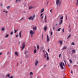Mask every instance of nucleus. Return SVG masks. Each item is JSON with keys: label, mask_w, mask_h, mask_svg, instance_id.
Here are the masks:
<instances>
[{"label": "nucleus", "mask_w": 78, "mask_h": 78, "mask_svg": "<svg viewBox=\"0 0 78 78\" xmlns=\"http://www.w3.org/2000/svg\"><path fill=\"white\" fill-rule=\"evenodd\" d=\"M61 1H60V0H56V4L57 5H58V6H61Z\"/></svg>", "instance_id": "obj_1"}, {"label": "nucleus", "mask_w": 78, "mask_h": 78, "mask_svg": "<svg viewBox=\"0 0 78 78\" xmlns=\"http://www.w3.org/2000/svg\"><path fill=\"white\" fill-rule=\"evenodd\" d=\"M65 66V65H64V63H62V62H61L60 63V67L61 68L62 70H63L64 69V66Z\"/></svg>", "instance_id": "obj_2"}, {"label": "nucleus", "mask_w": 78, "mask_h": 78, "mask_svg": "<svg viewBox=\"0 0 78 78\" xmlns=\"http://www.w3.org/2000/svg\"><path fill=\"white\" fill-rule=\"evenodd\" d=\"M44 58H45L47 56V60H49V57H48V54L47 52H46V54H45L44 55Z\"/></svg>", "instance_id": "obj_3"}, {"label": "nucleus", "mask_w": 78, "mask_h": 78, "mask_svg": "<svg viewBox=\"0 0 78 78\" xmlns=\"http://www.w3.org/2000/svg\"><path fill=\"white\" fill-rule=\"evenodd\" d=\"M26 45L25 44V42H24L23 43V44H22V47L21 46V50H23L24 48H25V47Z\"/></svg>", "instance_id": "obj_4"}, {"label": "nucleus", "mask_w": 78, "mask_h": 78, "mask_svg": "<svg viewBox=\"0 0 78 78\" xmlns=\"http://www.w3.org/2000/svg\"><path fill=\"white\" fill-rule=\"evenodd\" d=\"M35 17V16H30L28 18V19L29 20H31V19L32 20H33L34 19V18Z\"/></svg>", "instance_id": "obj_5"}, {"label": "nucleus", "mask_w": 78, "mask_h": 78, "mask_svg": "<svg viewBox=\"0 0 78 78\" xmlns=\"http://www.w3.org/2000/svg\"><path fill=\"white\" fill-rule=\"evenodd\" d=\"M49 41H50V38L48 37V35H47V42H49Z\"/></svg>", "instance_id": "obj_6"}, {"label": "nucleus", "mask_w": 78, "mask_h": 78, "mask_svg": "<svg viewBox=\"0 0 78 78\" xmlns=\"http://www.w3.org/2000/svg\"><path fill=\"white\" fill-rule=\"evenodd\" d=\"M34 32L32 30L30 31V34H34Z\"/></svg>", "instance_id": "obj_7"}, {"label": "nucleus", "mask_w": 78, "mask_h": 78, "mask_svg": "<svg viewBox=\"0 0 78 78\" xmlns=\"http://www.w3.org/2000/svg\"><path fill=\"white\" fill-rule=\"evenodd\" d=\"M33 29L34 31H36V30H37V27H34L33 28Z\"/></svg>", "instance_id": "obj_8"}, {"label": "nucleus", "mask_w": 78, "mask_h": 78, "mask_svg": "<svg viewBox=\"0 0 78 78\" xmlns=\"http://www.w3.org/2000/svg\"><path fill=\"white\" fill-rule=\"evenodd\" d=\"M38 62H39L37 60H36L35 62V66H37V64H38Z\"/></svg>", "instance_id": "obj_9"}, {"label": "nucleus", "mask_w": 78, "mask_h": 78, "mask_svg": "<svg viewBox=\"0 0 78 78\" xmlns=\"http://www.w3.org/2000/svg\"><path fill=\"white\" fill-rule=\"evenodd\" d=\"M34 7L33 6H30L29 7V9H32V8H34Z\"/></svg>", "instance_id": "obj_10"}, {"label": "nucleus", "mask_w": 78, "mask_h": 78, "mask_svg": "<svg viewBox=\"0 0 78 78\" xmlns=\"http://www.w3.org/2000/svg\"><path fill=\"white\" fill-rule=\"evenodd\" d=\"M58 42H59V44H60V45H61L62 44V40L59 41H58Z\"/></svg>", "instance_id": "obj_11"}, {"label": "nucleus", "mask_w": 78, "mask_h": 78, "mask_svg": "<svg viewBox=\"0 0 78 78\" xmlns=\"http://www.w3.org/2000/svg\"><path fill=\"white\" fill-rule=\"evenodd\" d=\"M15 55H16L17 56H19V54H18V53L17 52H15Z\"/></svg>", "instance_id": "obj_12"}, {"label": "nucleus", "mask_w": 78, "mask_h": 78, "mask_svg": "<svg viewBox=\"0 0 78 78\" xmlns=\"http://www.w3.org/2000/svg\"><path fill=\"white\" fill-rule=\"evenodd\" d=\"M46 18H47V16L46 15L45 16V18H44L45 22V23H47V19H46Z\"/></svg>", "instance_id": "obj_13"}, {"label": "nucleus", "mask_w": 78, "mask_h": 78, "mask_svg": "<svg viewBox=\"0 0 78 78\" xmlns=\"http://www.w3.org/2000/svg\"><path fill=\"white\" fill-rule=\"evenodd\" d=\"M21 33H22V31H20L19 33L20 37H22V36H21Z\"/></svg>", "instance_id": "obj_14"}, {"label": "nucleus", "mask_w": 78, "mask_h": 78, "mask_svg": "<svg viewBox=\"0 0 78 78\" xmlns=\"http://www.w3.org/2000/svg\"><path fill=\"white\" fill-rule=\"evenodd\" d=\"M62 23V20H60V23H59V25H61Z\"/></svg>", "instance_id": "obj_15"}, {"label": "nucleus", "mask_w": 78, "mask_h": 78, "mask_svg": "<svg viewBox=\"0 0 78 78\" xmlns=\"http://www.w3.org/2000/svg\"><path fill=\"white\" fill-rule=\"evenodd\" d=\"M44 11V9H41V13H42V12H43Z\"/></svg>", "instance_id": "obj_16"}, {"label": "nucleus", "mask_w": 78, "mask_h": 78, "mask_svg": "<svg viewBox=\"0 0 78 78\" xmlns=\"http://www.w3.org/2000/svg\"><path fill=\"white\" fill-rule=\"evenodd\" d=\"M37 52V50L36 49H35L34 50V53L35 54Z\"/></svg>", "instance_id": "obj_17"}, {"label": "nucleus", "mask_w": 78, "mask_h": 78, "mask_svg": "<svg viewBox=\"0 0 78 78\" xmlns=\"http://www.w3.org/2000/svg\"><path fill=\"white\" fill-rule=\"evenodd\" d=\"M72 53L74 54L75 53V50L74 49L72 51Z\"/></svg>", "instance_id": "obj_18"}, {"label": "nucleus", "mask_w": 78, "mask_h": 78, "mask_svg": "<svg viewBox=\"0 0 78 78\" xmlns=\"http://www.w3.org/2000/svg\"><path fill=\"white\" fill-rule=\"evenodd\" d=\"M2 31H3L5 30V27H2Z\"/></svg>", "instance_id": "obj_19"}, {"label": "nucleus", "mask_w": 78, "mask_h": 78, "mask_svg": "<svg viewBox=\"0 0 78 78\" xmlns=\"http://www.w3.org/2000/svg\"><path fill=\"white\" fill-rule=\"evenodd\" d=\"M76 0L77 1V2L76 3V6H78V0Z\"/></svg>", "instance_id": "obj_20"}, {"label": "nucleus", "mask_w": 78, "mask_h": 78, "mask_svg": "<svg viewBox=\"0 0 78 78\" xmlns=\"http://www.w3.org/2000/svg\"><path fill=\"white\" fill-rule=\"evenodd\" d=\"M66 48H67V47L65 46L62 48V50H64L65 49H66Z\"/></svg>", "instance_id": "obj_21"}, {"label": "nucleus", "mask_w": 78, "mask_h": 78, "mask_svg": "<svg viewBox=\"0 0 78 78\" xmlns=\"http://www.w3.org/2000/svg\"><path fill=\"white\" fill-rule=\"evenodd\" d=\"M47 26H45L44 28V31H46V30H47Z\"/></svg>", "instance_id": "obj_22"}, {"label": "nucleus", "mask_w": 78, "mask_h": 78, "mask_svg": "<svg viewBox=\"0 0 78 78\" xmlns=\"http://www.w3.org/2000/svg\"><path fill=\"white\" fill-rule=\"evenodd\" d=\"M10 8V6H9L7 7V9H9Z\"/></svg>", "instance_id": "obj_23"}, {"label": "nucleus", "mask_w": 78, "mask_h": 78, "mask_svg": "<svg viewBox=\"0 0 78 78\" xmlns=\"http://www.w3.org/2000/svg\"><path fill=\"white\" fill-rule=\"evenodd\" d=\"M37 49L38 50H39V45H37Z\"/></svg>", "instance_id": "obj_24"}, {"label": "nucleus", "mask_w": 78, "mask_h": 78, "mask_svg": "<svg viewBox=\"0 0 78 78\" xmlns=\"http://www.w3.org/2000/svg\"><path fill=\"white\" fill-rule=\"evenodd\" d=\"M71 37V35L70 34L68 37V38L67 39H69V37Z\"/></svg>", "instance_id": "obj_25"}, {"label": "nucleus", "mask_w": 78, "mask_h": 78, "mask_svg": "<svg viewBox=\"0 0 78 78\" xmlns=\"http://www.w3.org/2000/svg\"><path fill=\"white\" fill-rule=\"evenodd\" d=\"M69 61H70V63L71 64H72V60H71V59L69 60Z\"/></svg>", "instance_id": "obj_26"}, {"label": "nucleus", "mask_w": 78, "mask_h": 78, "mask_svg": "<svg viewBox=\"0 0 78 78\" xmlns=\"http://www.w3.org/2000/svg\"><path fill=\"white\" fill-rule=\"evenodd\" d=\"M33 73H32V72H31L30 73V75H33Z\"/></svg>", "instance_id": "obj_27"}, {"label": "nucleus", "mask_w": 78, "mask_h": 78, "mask_svg": "<svg viewBox=\"0 0 78 78\" xmlns=\"http://www.w3.org/2000/svg\"><path fill=\"white\" fill-rule=\"evenodd\" d=\"M9 36V35L8 34H6V36H5V37H8Z\"/></svg>", "instance_id": "obj_28"}, {"label": "nucleus", "mask_w": 78, "mask_h": 78, "mask_svg": "<svg viewBox=\"0 0 78 78\" xmlns=\"http://www.w3.org/2000/svg\"><path fill=\"white\" fill-rule=\"evenodd\" d=\"M6 76H8V77H9V74H8V75H7Z\"/></svg>", "instance_id": "obj_29"}, {"label": "nucleus", "mask_w": 78, "mask_h": 78, "mask_svg": "<svg viewBox=\"0 0 78 78\" xmlns=\"http://www.w3.org/2000/svg\"><path fill=\"white\" fill-rule=\"evenodd\" d=\"M71 45H75V43L74 42H72L71 43Z\"/></svg>", "instance_id": "obj_30"}, {"label": "nucleus", "mask_w": 78, "mask_h": 78, "mask_svg": "<svg viewBox=\"0 0 78 78\" xmlns=\"http://www.w3.org/2000/svg\"><path fill=\"white\" fill-rule=\"evenodd\" d=\"M14 33H16V32L17 31V30H14Z\"/></svg>", "instance_id": "obj_31"}, {"label": "nucleus", "mask_w": 78, "mask_h": 78, "mask_svg": "<svg viewBox=\"0 0 78 78\" xmlns=\"http://www.w3.org/2000/svg\"><path fill=\"white\" fill-rule=\"evenodd\" d=\"M60 30H61V28L58 29V31H60Z\"/></svg>", "instance_id": "obj_32"}, {"label": "nucleus", "mask_w": 78, "mask_h": 78, "mask_svg": "<svg viewBox=\"0 0 78 78\" xmlns=\"http://www.w3.org/2000/svg\"><path fill=\"white\" fill-rule=\"evenodd\" d=\"M60 19H63V16H62V17L60 18Z\"/></svg>", "instance_id": "obj_33"}, {"label": "nucleus", "mask_w": 78, "mask_h": 78, "mask_svg": "<svg viewBox=\"0 0 78 78\" xmlns=\"http://www.w3.org/2000/svg\"><path fill=\"white\" fill-rule=\"evenodd\" d=\"M55 27H57L58 26V23H57L55 24Z\"/></svg>", "instance_id": "obj_34"}, {"label": "nucleus", "mask_w": 78, "mask_h": 78, "mask_svg": "<svg viewBox=\"0 0 78 78\" xmlns=\"http://www.w3.org/2000/svg\"><path fill=\"white\" fill-rule=\"evenodd\" d=\"M9 78H13V76H12L11 77H9Z\"/></svg>", "instance_id": "obj_35"}, {"label": "nucleus", "mask_w": 78, "mask_h": 78, "mask_svg": "<svg viewBox=\"0 0 78 78\" xmlns=\"http://www.w3.org/2000/svg\"><path fill=\"white\" fill-rule=\"evenodd\" d=\"M59 58H61V54H59Z\"/></svg>", "instance_id": "obj_36"}, {"label": "nucleus", "mask_w": 78, "mask_h": 78, "mask_svg": "<svg viewBox=\"0 0 78 78\" xmlns=\"http://www.w3.org/2000/svg\"><path fill=\"white\" fill-rule=\"evenodd\" d=\"M10 34H13V32H12L11 33H10Z\"/></svg>", "instance_id": "obj_37"}, {"label": "nucleus", "mask_w": 78, "mask_h": 78, "mask_svg": "<svg viewBox=\"0 0 78 78\" xmlns=\"http://www.w3.org/2000/svg\"><path fill=\"white\" fill-rule=\"evenodd\" d=\"M51 35H53V33L52 32H51Z\"/></svg>", "instance_id": "obj_38"}, {"label": "nucleus", "mask_w": 78, "mask_h": 78, "mask_svg": "<svg viewBox=\"0 0 78 78\" xmlns=\"http://www.w3.org/2000/svg\"><path fill=\"white\" fill-rule=\"evenodd\" d=\"M28 52V51H26L25 52V54H26Z\"/></svg>", "instance_id": "obj_39"}, {"label": "nucleus", "mask_w": 78, "mask_h": 78, "mask_svg": "<svg viewBox=\"0 0 78 78\" xmlns=\"http://www.w3.org/2000/svg\"><path fill=\"white\" fill-rule=\"evenodd\" d=\"M62 30L63 32H64V29H62Z\"/></svg>", "instance_id": "obj_40"}, {"label": "nucleus", "mask_w": 78, "mask_h": 78, "mask_svg": "<svg viewBox=\"0 0 78 78\" xmlns=\"http://www.w3.org/2000/svg\"><path fill=\"white\" fill-rule=\"evenodd\" d=\"M52 9L51 10H50V12H52V11H52Z\"/></svg>", "instance_id": "obj_41"}, {"label": "nucleus", "mask_w": 78, "mask_h": 78, "mask_svg": "<svg viewBox=\"0 0 78 78\" xmlns=\"http://www.w3.org/2000/svg\"><path fill=\"white\" fill-rule=\"evenodd\" d=\"M18 37V35H17V34H16V37Z\"/></svg>", "instance_id": "obj_42"}, {"label": "nucleus", "mask_w": 78, "mask_h": 78, "mask_svg": "<svg viewBox=\"0 0 78 78\" xmlns=\"http://www.w3.org/2000/svg\"><path fill=\"white\" fill-rule=\"evenodd\" d=\"M1 6H3V4H1Z\"/></svg>", "instance_id": "obj_43"}, {"label": "nucleus", "mask_w": 78, "mask_h": 78, "mask_svg": "<svg viewBox=\"0 0 78 78\" xmlns=\"http://www.w3.org/2000/svg\"><path fill=\"white\" fill-rule=\"evenodd\" d=\"M42 15H43V13H42V14L41 15V16H42Z\"/></svg>", "instance_id": "obj_44"}, {"label": "nucleus", "mask_w": 78, "mask_h": 78, "mask_svg": "<svg viewBox=\"0 0 78 78\" xmlns=\"http://www.w3.org/2000/svg\"><path fill=\"white\" fill-rule=\"evenodd\" d=\"M71 73L72 74L73 73V72H72V70H71Z\"/></svg>", "instance_id": "obj_45"}, {"label": "nucleus", "mask_w": 78, "mask_h": 78, "mask_svg": "<svg viewBox=\"0 0 78 78\" xmlns=\"http://www.w3.org/2000/svg\"><path fill=\"white\" fill-rule=\"evenodd\" d=\"M64 62L65 64H66V61H64Z\"/></svg>", "instance_id": "obj_46"}, {"label": "nucleus", "mask_w": 78, "mask_h": 78, "mask_svg": "<svg viewBox=\"0 0 78 78\" xmlns=\"http://www.w3.org/2000/svg\"><path fill=\"white\" fill-rule=\"evenodd\" d=\"M31 37H33V34H31Z\"/></svg>", "instance_id": "obj_47"}, {"label": "nucleus", "mask_w": 78, "mask_h": 78, "mask_svg": "<svg viewBox=\"0 0 78 78\" xmlns=\"http://www.w3.org/2000/svg\"><path fill=\"white\" fill-rule=\"evenodd\" d=\"M2 52L0 53V55H2Z\"/></svg>", "instance_id": "obj_48"}, {"label": "nucleus", "mask_w": 78, "mask_h": 78, "mask_svg": "<svg viewBox=\"0 0 78 78\" xmlns=\"http://www.w3.org/2000/svg\"><path fill=\"white\" fill-rule=\"evenodd\" d=\"M18 1V0H16V3H17Z\"/></svg>", "instance_id": "obj_49"}, {"label": "nucleus", "mask_w": 78, "mask_h": 78, "mask_svg": "<svg viewBox=\"0 0 78 78\" xmlns=\"http://www.w3.org/2000/svg\"><path fill=\"white\" fill-rule=\"evenodd\" d=\"M66 20H67V17H66Z\"/></svg>", "instance_id": "obj_50"}, {"label": "nucleus", "mask_w": 78, "mask_h": 78, "mask_svg": "<svg viewBox=\"0 0 78 78\" xmlns=\"http://www.w3.org/2000/svg\"><path fill=\"white\" fill-rule=\"evenodd\" d=\"M5 12L6 13V14H8V11H6Z\"/></svg>", "instance_id": "obj_51"}, {"label": "nucleus", "mask_w": 78, "mask_h": 78, "mask_svg": "<svg viewBox=\"0 0 78 78\" xmlns=\"http://www.w3.org/2000/svg\"><path fill=\"white\" fill-rule=\"evenodd\" d=\"M49 50H50V49H48V52H49V51H50Z\"/></svg>", "instance_id": "obj_52"}, {"label": "nucleus", "mask_w": 78, "mask_h": 78, "mask_svg": "<svg viewBox=\"0 0 78 78\" xmlns=\"http://www.w3.org/2000/svg\"><path fill=\"white\" fill-rule=\"evenodd\" d=\"M46 66H47V65H44V67H45Z\"/></svg>", "instance_id": "obj_53"}, {"label": "nucleus", "mask_w": 78, "mask_h": 78, "mask_svg": "<svg viewBox=\"0 0 78 78\" xmlns=\"http://www.w3.org/2000/svg\"><path fill=\"white\" fill-rule=\"evenodd\" d=\"M74 67H76V65H74Z\"/></svg>", "instance_id": "obj_54"}, {"label": "nucleus", "mask_w": 78, "mask_h": 78, "mask_svg": "<svg viewBox=\"0 0 78 78\" xmlns=\"http://www.w3.org/2000/svg\"><path fill=\"white\" fill-rule=\"evenodd\" d=\"M43 52H44V53H45V51H44V50H43Z\"/></svg>", "instance_id": "obj_55"}, {"label": "nucleus", "mask_w": 78, "mask_h": 78, "mask_svg": "<svg viewBox=\"0 0 78 78\" xmlns=\"http://www.w3.org/2000/svg\"><path fill=\"white\" fill-rule=\"evenodd\" d=\"M22 0H18V2H20Z\"/></svg>", "instance_id": "obj_56"}, {"label": "nucleus", "mask_w": 78, "mask_h": 78, "mask_svg": "<svg viewBox=\"0 0 78 78\" xmlns=\"http://www.w3.org/2000/svg\"><path fill=\"white\" fill-rule=\"evenodd\" d=\"M43 16H42V17H41V19H43Z\"/></svg>", "instance_id": "obj_57"}, {"label": "nucleus", "mask_w": 78, "mask_h": 78, "mask_svg": "<svg viewBox=\"0 0 78 78\" xmlns=\"http://www.w3.org/2000/svg\"><path fill=\"white\" fill-rule=\"evenodd\" d=\"M34 48L35 49H36V47L35 46H34Z\"/></svg>", "instance_id": "obj_58"}, {"label": "nucleus", "mask_w": 78, "mask_h": 78, "mask_svg": "<svg viewBox=\"0 0 78 78\" xmlns=\"http://www.w3.org/2000/svg\"><path fill=\"white\" fill-rule=\"evenodd\" d=\"M3 12H6L5 11H3Z\"/></svg>", "instance_id": "obj_59"}, {"label": "nucleus", "mask_w": 78, "mask_h": 78, "mask_svg": "<svg viewBox=\"0 0 78 78\" xmlns=\"http://www.w3.org/2000/svg\"><path fill=\"white\" fill-rule=\"evenodd\" d=\"M71 29H70L69 30V32H71Z\"/></svg>", "instance_id": "obj_60"}, {"label": "nucleus", "mask_w": 78, "mask_h": 78, "mask_svg": "<svg viewBox=\"0 0 78 78\" xmlns=\"http://www.w3.org/2000/svg\"><path fill=\"white\" fill-rule=\"evenodd\" d=\"M23 18H22L20 20H22V19H23Z\"/></svg>", "instance_id": "obj_61"}, {"label": "nucleus", "mask_w": 78, "mask_h": 78, "mask_svg": "<svg viewBox=\"0 0 78 78\" xmlns=\"http://www.w3.org/2000/svg\"><path fill=\"white\" fill-rule=\"evenodd\" d=\"M19 44H20V41L19 42Z\"/></svg>", "instance_id": "obj_62"}, {"label": "nucleus", "mask_w": 78, "mask_h": 78, "mask_svg": "<svg viewBox=\"0 0 78 78\" xmlns=\"http://www.w3.org/2000/svg\"><path fill=\"white\" fill-rule=\"evenodd\" d=\"M48 1H47V4H48Z\"/></svg>", "instance_id": "obj_63"}, {"label": "nucleus", "mask_w": 78, "mask_h": 78, "mask_svg": "<svg viewBox=\"0 0 78 78\" xmlns=\"http://www.w3.org/2000/svg\"><path fill=\"white\" fill-rule=\"evenodd\" d=\"M30 78H32V76H30Z\"/></svg>", "instance_id": "obj_64"}]
</instances>
